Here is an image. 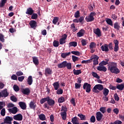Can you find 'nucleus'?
<instances>
[{"mask_svg":"<svg viewBox=\"0 0 124 124\" xmlns=\"http://www.w3.org/2000/svg\"><path fill=\"white\" fill-rule=\"evenodd\" d=\"M108 70L111 72V73H115L118 74L120 73V69L117 67V63L115 62H109L108 65Z\"/></svg>","mask_w":124,"mask_h":124,"instance_id":"obj_1","label":"nucleus"},{"mask_svg":"<svg viewBox=\"0 0 124 124\" xmlns=\"http://www.w3.org/2000/svg\"><path fill=\"white\" fill-rule=\"evenodd\" d=\"M104 89L103 85L102 84H96L95 85L93 89H92V92L95 93H99L100 91H101Z\"/></svg>","mask_w":124,"mask_h":124,"instance_id":"obj_2","label":"nucleus"},{"mask_svg":"<svg viewBox=\"0 0 124 124\" xmlns=\"http://www.w3.org/2000/svg\"><path fill=\"white\" fill-rule=\"evenodd\" d=\"M95 13L92 12L91 13L89 16H86L85 18V20L86 22H93V21H94V17L93 16H95Z\"/></svg>","mask_w":124,"mask_h":124,"instance_id":"obj_3","label":"nucleus"},{"mask_svg":"<svg viewBox=\"0 0 124 124\" xmlns=\"http://www.w3.org/2000/svg\"><path fill=\"white\" fill-rule=\"evenodd\" d=\"M92 85L88 83V82H85L83 84V89L85 90L86 93H91V88Z\"/></svg>","mask_w":124,"mask_h":124,"instance_id":"obj_4","label":"nucleus"},{"mask_svg":"<svg viewBox=\"0 0 124 124\" xmlns=\"http://www.w3.org/2000/svg\"><path fill=\"white\" fill-rule=\"evenodd\" d=\"M98 59H99V57L97 56L96 55H94L91 57V61H92V60H93V64L94 65H96V64H98Z\"/></svg>","mask_w":124,"mask_h":124,"instance_id":"obj_5","label":"nucleus"},{"mask_svg":"<svg viewBox=\"0 0 124 124\" xmlns=\"http://www.w3.org/2000/svg\"><path fill=\"white\" fill-rule=\"evenodd\" d=\"M90 49H91V54H93V53H94L95 52V49L94 48H95L96 47V44L94 43V42H92L90 43Z\"/></svg>","mask_w":124,"mask_h":124,"instance_id":"obj_6","label":"nucleus"},{"mask_svg":"<svg viewBox=\"0 0 124 124\" xmlns=\"http://www.w3.org/2000/svg\"><path fill=\"white\" fill-rule=\"evenodd\" d=\"M9 95V93L7 92V89H5L0 92V98L1 97H7Z\"/></svg>","mask_w":124,"mask_h":124,"instance_id":"obj_7","label":"nucleus"},{"mask_svg":"<svg viewBox=\"0 0 124 124\" xmlns=\"http://www.w3.org/2000/svg\"><path fill=\"white\" fill-rule=\"evenodd\" d=\"M66 38H67V35L66 34H64L62 36V38H60L59 40L60 44L61 45L64 44L66 42Z\"/></svg>","mask_w":124,"mask_h":124,"instance_id":"obj_8","label":"nucleus"},{"mask_svg":"<svg viewBox=\"0 0 124 124\" xmlns=\"http://www.w3.org/2000/svg\"><path fill=\"white\" fill-rule=\"evenodd\" d=\"M29 25L31 29L35 30L37 27V22L35 20H31Z\"/></svg>","mask_w":124,"mask_h":124,"instance_id":"obj_9","label":"nucleus"},{"mask_svg":"<svg viewBox=\"0 0 124 124\" xmlns=\"http://www.w3.org/2000/svg\"><path fill=\"white\" fill-rule=\"evenodd\" d=\"M103 118V114L101 113V112L98 111L96 113V119L98 122H100Z\"/></svg>","mask_w":124,"mask_h":124,"instance_id":"obj_10","label":"nucleus"},{"mask_svg":"<svg viewBox=\"0 0 124 124\" xmlns=\"http://www.w3.org/2000/svg\"><path fill=\"white\" fill-rule=\"evenodd\" d=\"M12 121H13V118L10 116H6L4 119V124H12Z\"/></svg>","mask_w":124,"mask_h":124,"instance_id":"obj_11","label":"nucleus"},{"mask_svg":"<svg viewBox=\"0 0 124 124\" xmlns=\"http://www.w3.org/2000/svg\"><path fill=\"white\" fill-rule=\"evenodd\" d=\"M13 119L16 121H23V115L21 113L16 114L13 116Z\"/></svg>","mask_w":124,"mask_h":124,"instance_id":"obj_12","label":"nucleus"},{"mask_svg":"<svg viewBox=\"0 0 124 124\" xmlns=\"http://www.w3.org/2000/svg\"><path fill=\"white\" fill-rule=\"evenodd\" d=\"M113 43L115 45L114 46V52H118L120 48L119 47V41L118 40H113Z\"/></svg>","mask_w":124,"mask_h":124,"instance_id":"obj_13","label":"nucleus"},{"mask_svg":"<svg viewBox=\"0 0 124 124\" xmlns=\"http://www.w3.org/2000/svg\"><path fill=\"white\" fill-rule=\"evenodd\" d=\"M47 104L49 105V106H51V107H53V106L55 105V100L50 98V96H49L47 98Z\"/></svg>","mask_w":124,"mask_h":124,"instance_id":"obj_14","label":"nucleus"},{"mask_svg":"<svg viewBox=\"0 0 124 124\" xmlns=\"http://www.w3.org/2000/svg\"><path fill=\"white\" fill-rule=\"evenodd\" d=\"M21 92L23 94H26V95H29L31 93V90L30 88H25V89H22L21 90Z\"/></svg>","mask_w":124,"mask_h":124,"instance_id":"obj_15","label":"nucleus"},{"mask_svg":"<svg viewBox=\"0 0 124 124\" xmlns=\"http://www.w3.org/2000/svg\"><path fill=\"white\" fill-rule=\"evenodd\" d=\"M101 50L103 51V52H109V48H108V45L105 44L104 45H103L101 46Z\"/></svg>","mask_w":124,"mask_h":124,"instance_id":"obj_16","label":"nucleus"},{"mask_svg":"<svg viewBox=\"0 0 124 124\" xmlns=\"http://www.w3.org/2000/svg\"><path fill=\"white\" fill-rule=\"evenodd\" d=\"M18 105L22 110H26V109H27V104L24 102H19L18 103Z\"/></svg>","mask_w":124,"mask_h":124,"instance_id":"obj_17","label":"nucleus"},{"mask_svg":"<svg viewBox=\"0 0 124 124\" xmlns=\"http://www.w3.org/2000/svg\"><path fill=\"white\" fill-rule=\"evenodd\" d=\"M93 32L96 34V35H97L98 37H100L101 36V31L99 28H97L96 29H95L93 30Z\"/></svg>","mask_w":124,"mask_h":124,"instance_id":"obj_18","label":"nucleus"},{"mask_svg":"<svg viewBox=\"0 0 124 124\" xmlns=\"http://www.w3.org/2000/svg\"><path fill=\"white\" fill-rule=\"evenodd\" d=\"M8 111L12 114H16L18 112V108L16 107H14L12 108H9Z\"/></svg>","mask_w":124,"mask_h":124,"instance_id":"obj_19","label":"nucleus"},{"mask_svg":"<svg viewBox=\"0 0 124 124\" xmlns=\"http://www.w3.org/2000/svg\"><path fill=\"white\" fill-rule=\"evenodd\" d=\"M97 70L99 71L106 72V71H107V68L104 66L99 65L97 67Z\"/></svg>","mask_w":124,"mask_h":124,"instance_id":"obj_20","label":"nucleus"},{"mask_svg":"<svg viewBox=\"0 0 124 124\" xmlns=\"http://www.w3.org/2000/svg\"><path fill=\"white\" fill-rule=\"evenodd\" d=\"M33 12H34L33 9H32L31 7H30L27 9L26 14H27V15H32Z\"/></svg>","mask_w":124,"mask_h":124,"instance_id":"obj_21","label":"nucleus"},{"mask_svg":"<svg viewBox=\"0 0 124 124\" xmlns=\"http://www.w3.org/2000/svg\"><path fill=\"white\" fill-rule=\"evenodd\" d=\"M30 108L31 109H33V110H35L36 108V104L34 103L33 101H31L29 104Z\"/></svg>","mask_w":124,"mask_h":124,"instance_id":"obj_22","label":"nucleus"},{"mask_svg":"<svg viewBox=\"0 0 124 124\" xmlns=\"http://www.w3.org/2000/svg\"><path fill=\"white\" fill-rule=\"evenodd\" d=\"M86 31L84 30V29H82L79 31L78 32V37H82L85 35Z\"/></svg>","mask_w":124,"mask_h":124,"instance_id":"obj_23","label":"nucleus"},{"mask_svg":"<svg viewBox=\"0 0 124 124\" xmlns=\"http://www.w3.org/2000/svg\"><path fill=\"white\" fill-rule=\"evenodd\" d=\"M32 61L33 63L35 64V65L37 66L39 64V60H38V58L36 57H32Z\"/></svg>","mask_w":124,"mask_h":124,"instance_id":"obj_24","label":"nucleus"},{"mask_svg":"<svg viewBox=\"0 0 124 124\" xmlns=\"http://www.w3.org/2000/svg\"><path fill=\"white\" fill-rule=\"evenodd\" d=\"M66 65V61H64L61 63L58 64V68H64Z\"/></svg>","mask_w":124,"mask_h":124,"instance_id":"obj_25","label":"nucleus"},{"mask_svg":"<svg viewBox=\"0 0 124 124\" xmlns=\"http://www.w3.org/2000/svg\"><path fill=\"white\" fill-rule=\"evenodd\" d=\"M53 86L54 88V90H55V91H58V90H59V88H60V84L59 81H56L53 83Z\"/></svg>","mask_w":124,"mask_h":124,"instance_id":"obj_26","label":"nucleus"},{"mask_svg":"<svg viewBox=\"0 0 124 124\" xmlns=\"http://www.w3.org/2000/svg\"><path fill=\"white\" fill-rule=\"evenodd\" d=\"M33 82V80L32 79V77L31 76H29L28 78V80H27V83L29 86H31L32 84V82Z\"/></svg>","mask_w":124,"mask_h":124,"instance_id":"obj_27","label":"nucleus"},{"mask_svg":"<svg viewBox=\"0 0 124 124\" xmlns=\"http://www.w3.org/2000/svg\"><path fill=\"white\" fill-rule=\"evenodd\" d=\"M45 75H51L52 74V69H50V68H46L45 70Z\"/></svg>","mask_w":124,"mask_h":124,"instance_id":"obj_28","label":"nucleus"},{"mask_svg":"<svg viewBox=\"0 0 124 124\" xmlns=\"http://www.w3.org/2000/svg\"><path fill=\"white\" fill-rule=\"evenodd\" d=\"M61 115L62 120H63V121H65V120H66V117L67 116V112H61Z\"/></svg>","mask_w":124,"mask_h":124,"instance_id":"obj_29","label":"nucleus"},{"mask_svg":"<svg viewBox=\"0 0 124 124\" xmlns=\"http://www.w3.org/2000/svg\"><path fill=\"white\" fill-rule=\"evenodd\" d=\"M116 89L119 90V91H123L124 89V83L119 84L116 86Z\"/></svg>","mask_w":124,"mask_h":124,"instance_id":"obj_30","label":"nucleus"},{"mask_svg":"<svg viewBox=\"0 0 124 124\" xmlns=\"http://www.w3.org/2000/svg\"><path fill=\"white\" fill-rule=\"evenodd\" d=\"M76 46H77V42H71L69 43V48H70V47H76Z\"/></svg>","mask_w":124,"mask_h":124,"instance_id":"obj_31","label":"nucleus"},{"mask_svg":"<svg viewBox=\"0 0 124 124\" xmlns=\"http://www.w3.org/2000/svg\"><path fill=\"white\" fill-rule=\"evenodd\" d=\"M114 28L115 30H117V31H120V29L121 28L120 23L119 22H115L114 24Z\"/></svg>","mask_w":124,"mask_h":124,"instance_id":"obj_32","label":"nucleus"},{"mask_svg":"<svg viewBox=\"0 0 124 124\" xmlns=\"http://www.w3.org/2000/svg\"><path fill=\"white\" fill-rule=\"evenodd\" d=\"M71 54L70 52H66V53H62L61 54V57L63 59H65L66 57H68Z\"/></svg>","mask_w":124,"mask_h":124,"instance_id":"obj_33","label":"nucleus"},{"mask_svg":"<svg viewBox=\"0 0 124 124\" xmlns=\"http://www.w3.org/2000/svg\"><path fill=\"white\" fill-rule=\"evenodd\" d=\"M81 45L82 46H86V45H87V44H88V40H86L83 38L81 39Z\"/></svg>","mask_w":124,"mask_h":124,"instance_id":"obj_34","label":"nucleus"},{"mask_svg":"<svg viewBox=\"0 0 124 124\" xmlns=\"http://www.w3.org/2000/svg\"><path fill=\"white\" fill-rule=\"evenodd\" d=\"M71 122L73 124H78V118L77 117L72 118Z\"/></svg>","mask_w":124,"mask_h":124,"instance_id":"obj_35","label":"nucleus"},{"mask_svg":"<svg viewBox=\"0 0 124 124\" xmlns=\"http://www.w3.org/2000/svg\"><path fill=\"white\" fill-rule=\"evenodd\" d=\"M39 118L41 121H46V116L43 114H40L39 115Z\"/></svg>","mask_w":124,"mask_h":124,"instance_id":"obj_36","label":"nucleus"},{"mask_svg":"<svg viewBox=\"0 0 124 124\" xmlns=\"http://www.w3.org/2000/svg\"><path fill=\"white\" fill-rule=\"evenodd\" d=\"M103 93L105 96H107L109 93V90H108L107 88L104 89V90L103 91Z\"/></svg>","mask_w":124,"mask_h":124,"instance_id":"obj_37","label":"nucleus"},{"mask_svg":"<svg viewBox=\"0 0 124 124\" xmlns=\"http://www.w3.org/2000/svg\"><path fill=\"white\" fill-rule=\"evenodd\" d=\"M106 22L107 24L109 25V26H113V21H112V19L110 18H108L106 20Z\"/></svg>","mask_w":124,"mask_h":124,"instance_id":"obj_38","label":"nucleus"},{"mask_svg":"<svg viewBox=\"0 0 124 124\" xmlns=\"http://www.w3.org/2000/svg\"><path fill=\"white\" fill-rule=\"evenodd\" d=\"M78 117H79L81 121H86V116L82 114H78Z\"/></svg>","mask_w":124,"mask_h":124,"instance_id":"obj_39","label":"nucleus"},{"mask_svg":"<svg viewBox=\"0 0 124 124\" xmlns=\"http://www.w3.org/2000/svg\"><path fill=\"white\" fill-rule=\"evenodd\" d=\"M48 96L45 98H42L40 101V103L41 104H43V103H45L46 101H48Z\"/></svg>","mask_w":124,"mask_h":124,"instance_id":"obj_40","label":"nucleus"},{"mask_svg":"<svg viewBox=\"0 0 124 124\" xmlns=\"http://www.w3.org/2000/svg\"><path fill=\"white\" fill-rule=\"evenodd\" d=\"M99 111H100V112L102 113V114H105V113H106V107H101L99 109Z\"/></svg>","mask_w":124,"mask_h":124,"instance_id":"obj_41","label":"nucleus"},{"mask_svg":"<svg viewBox=\"0 0 124 124\" xmlns=\"http://www.w3.org/2000/svg\"><path fill=\"white\" fill-rule=\"evenodd\" d=\"M59 21V17L55 16L54 17L52 23L54 25H57V23Z\"/></svg>","mask_w":124,"mask_h":124,"instance_id":"obj_42","label":"nucleus"},{"mask_svg":"<svg viewBox=\"0 0 124 124\" xmlns=\"http://www.w3.org/2000/svg\"><path fill=\"white\" fill-rule=\"evenodd\" d=\"M37 18H38V15H37V14L33 13L32 15H31V19L36 20Z\"/></svg>","mask_w":124,"mask_h":124,"instance_id":"obj_43","label":"nucleus"},{"mask_svg":"<svg viewBox=\"0 0 124 124\" xmlns=\"http://www.w3.org/2000/svg\"><path fill=\"white\" fill-rule=\"evenodd\" d=\"M72 67V66L71 65V63H70V62L67 63V62L66 61L65 67H67V69L70 70V69H71Z\"/></svg>","mask_w":124,"mask_h":124,"instance_id":"obj_44","label":"nucleus"},{"mask_svg":"<svg viewBox=\"0 0 124 124\" xmlns=\"http://www.w3.org/2000/svg\"><path fill=\"white\" fill-rule=\"evenodd\" d=\"M92 76L94 77V78H96L97 79H99L100 78V77L98 76L97 73L94 72H92Z\"/></svg>","mask_w":124,"mask_h":124,"instance_id":"obj_45","label":"nucleus"},{"mask_svg":"<svg viewBox=\"0 0 124 124\" xmlns=\"http://www.w3.org/2000/svg\"><path fill=\"white\" fill-rule=\"evenodd\" d=\"M53 45L54 47H59V45H60L59 41L57 40H54L53 41Z\"/></svg>","mask_w":124,"mask_h":124,"instance_id":"obj_46","label":"nucleus"},{"mask_svg":"<svg viewBox=\"0 0 124 124\" xmlns=\"http://www.w3.org/2000/svg\"><path fill=\"white\" fill-rule=\"evenodd\" d=\"M65 99L64 97H61L58 99V102L59 103H62L63 102H64Z\"/></svg>","mask_w":124,"mask_h":124,"instance_id":"obj_47","label":"nucleus"},{"mask_svg":"<svg viewBox=\"0 0 124 124\" xmlns=\"http://www.w3.org/2000/svg\"><path fill=\"white\" fill-rule=\"evenodd\" d=\"M61 111H63L62 112H64L65 113H67V108L66 106L64 107L63 106H62Z\"/></svg>","mask_w":124,"mask_h":124,"instance_id":"obj_48","label":"nucleus"},{"mask_svg":"<svg viewBox=\"0 0 124 124\" xmlns=\"http://www.w3.org/2000/svg\"><path fill=\"white\" fill-rule=\"evenodd\" d=\"M6 3V0H2L1 3H0V7H3Z\"/></svg>","mask_w":124,"mask_h":124,"instance_id":"obj_49","label":"nucleus"},{"mask_svg":"<svg viewBox=\"0 0 124 124\" xmlns=\"http://www.w3.org/2000/svg\"><path fill=\"white\" fill-rule=\"evenodd\" d=\"M14 91H15V92H19V91H20V88H19V86H18V85H14Z\"/></svg>","mask_w":124,"mask_h":124,"instance_id":"obj_50","label":"nucleus"},{"mask_svg":"<svg viewBox=\"0 0 124 124\" xmlns=\"http://www.w3.org/2000/svg\"><path fill=\"white\" fill-rule=\"evenodd\" d=\"M10 99L12 100V101H13L14 102H17V98L15 97V96H11L10 97Z\"/></svg>","mask_w":124,"mask_h":124,"instance_id":"obj_51","label":"nucleus"},{"mask_svg":"<svg viewBox=\"0 0 124 124\" xmlns=\"http://www.w3.org/2000/svg\"><path fill=\"white\" fill-rule=\"evenodd\" d=\"M107 64H108V62H107L103 61L99 63V65H102L104 66V65H106Z\"/></svg>","mask_w":124,"mask_h":124,"instance_id":"obj_52","label":"nucleus"},{"mask_svg":"<svg viewBox=\"0 0 124 124\" xmlns=\"http://www.w3.org/2000/svg\"><path fill=\"white\" fill-rule=\"evenodd\" d=\"M82 80H83V79H82V78L81 77L78 78V82L79 83V84H78V89L81 88V84H80V83H81Z\"/></svg>","mask_w":124,"mask_h":124,"instance_id":"obj_53","label":"nucleus"},{"mask_svg":"<svg viewBox=\"0 0 124 124\" xmlns=\"http://www.w3.org/2000/svg\"><path fill=\"white\" fill-rule=\"evenodd\" d=\"M114 98L116 101H119L120 100V97H119V96H118V94H117V93L114 94Z\"/></svg>","mask_w":124,"mask_h":124,"instance_id":"obj_54","label":"nucleus"},{"mask_svg":"<svg viewBox=\"0 0 124 124\" xmlns=\"http://www.w3.org/2000/svg\"><path fill=\"white\" fill-rule=\"evenodd\" d=\"M0 115L2 116V117H4L5 116V108H3L1 109Z\"/></svg>","mask_w":124,"mask_h":124,"instance_id":"obj_55","label":"nucleus"},{"mask_svg":"<svg viewBox=\"0 0 124 124\" xmlns=\"http://www.w3.org/2000/svg\"><path fill=\"white\" fill-rule=\"evenodd\" d=\"M0 41L4 42V36L1 33H0Z\"/></svg>","mask_w":124,"mask_h":124,"instance_id":"obj_56","label":"nucleus"},{"mask_svg":"<svg viewBox=\"0 0 124 124\" xmlns=\"http://www.w3.org/2000/svg\"><path fill=\"white\" fill-rule=\"evenodd\" d=\"M91 123H95V116H92L90 118Z\"/></svg>","mask_w":124,"mask_h":124,"instance_id":"obj_57","label":"nucleus"},{"mask_svg":"<svg viewBox=\"0 0 124 124\" xmlns=\"http://www.w3.org/2000/svg\"><path fill=\"white\" fill-rule=\"evenodd\" d=\"M56 93L57 94H62L63 90H62V89H58Z\"/></svg>","mask_w":124,"mask_h":124,"instance_id":"obj_58","label":"nucleus"},{"mask_svg":"<svg viewBox=\"0 0 124 124\" xmlns=\"http://www.w3.org/2000/svg\"><path fill=\"white\" fill-rule=\"evenodd\" d=\"M24 79H25L24 76H21L18 78V80L19 82H23V81H24Z\"/></svg>","mask_w":124,"mask_h":124,"instance_id":"obj_59","label":"nucleus"},{"mask_svg":"<svg viewBox=\"0 0 124 124\" xmlns=\"http://www.w3.org/2000/svg\"><path fill=\"white\" fill-rule=\"evenodd\" d=\"M16 76H18V77L22 76V75H24V73H23L22 71H20L16 73Z\"/></svg>","mask_w":124,"mask_h":124,"instance_id":"obj_60","label":"nucleus"},{"mask_svg":"<svg viewBox=\"0 0 124 124\" xmlns=\"http://www.w3.org/2000/svg\"><path fill=\"white\" fill-rule=\"evenodd\" d=\"M90 62H92L91 59L88 60H83L81 62L82 63H89Z\"/></svg>","mask_w":124,"mask_h":124,"instance_id":"obj_61","label":"nucleus"},{"mask_svg":"<svg viewBox=\"0 0 124 124\" xmlns=\"http://www.w3.org/2000/svg\"><path fill=\"white\" fill-rule=\"evenodd\" d=\"M123 124V123L122 122V121L120 120L115 121L114 123H110V124Z\"/></svg>","mask_w":124,"mask_h":124,"instance_id":"obj_62","label":"nucleus"},{"mask_svg":"<svg viewBox=\"0 0 124 124\" xmlns=\"http://www.w3.org/2000/svg\"><path fill=\"white\" fill-rule=\"evenodd\" d=\"M119 118L122 121H124V112L123 113V114H119Z\"/></svg>","mask_w":124,"mask_h":124,"instance_id":"obj_63","label":"nucleus"},{"mask_svg":"<svg viewBox=\"0 0 124 124\" xmlns=\"http://www.w3.org/2000/svg\"><path fill=\"white\" fill-rule=\"evenodd\" d=\"M12 80H17L18 77L16 75H13L11 77Z\"/></svg>","mask_w":124,"mask_h":124,"instance_id":"obj_64","label":"nucleus"}]
</instances>
